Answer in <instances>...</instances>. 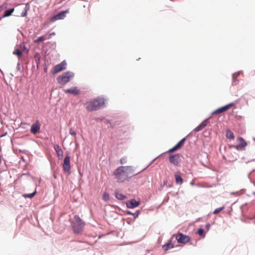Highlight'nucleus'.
I'll list each match as a JSON object with an SVG mask.
<instances>
[{
    "mask_svg": "<svg viewBox=\"0 0 255 255\" xmlns=\"http://www.w3.org/2000/svg\"><path fill=\"white\" fill-rule=\"evenodd\" d=\"M225 208V207L224 206H223L222 207H220V208H217L216 209H215L214 210V211L213 212V214H217L218 213H219L220 212H221V211H222L223 209H224Z\"/></svg>",
    "mask_w": 255,
    "mask_h": 255,
    "instance_id": "27",
    "label": "nucleus"
},
{
    "mask_svg": "<svg viewBox=\"0 0 255 255\" xmlns=\"http://www.w3.org/2000/svg\"><path fill=\"white\" fill-rule=\"evenodd\" d=\"M137 173H134V169L131 166H121L114 172V175L118 182H124Z\"/></svg>",
    "mask_w": 255,
    "mask_h": 255,
    "instance_id": "1",
    "label": "nucleus"
},
{
    "mask_svg": "<svg viewBox=\"0 0 255 255\" xmlns=\"http://www.w3.org/2000/svg\"><path fill=\"white\" fill-rule=\"evenodd\" d=\"M1 163V156H0V164Z\"/></svg>",
    "mask_w": 255,
    "mask_h": 255,
    "instance_id": "38",
    "label": "nucleus"
},
{
    "mask_svg": "<svg viewBox=\"0 0 255 255\" xmlns=\"http://www.w3.org/2000/svg\"><path fill=\"white\" fill-rule=\"evenodd\" d=\"M14 9L11 8L10 9L7 10L4 12V13L3 15V17H7L11 15L12 12L14 11Z\"/></svg>",
    "mask_w": 255,
    "mask_h": 255,
    "instance_id": "23",
    "label": "nucleus"
},
{
    "mask_svg": "<svg viewBox=\"0 0 255 255\" xmlns=\"http://www.w3.org/2000/svg\"><path fill=\"white\" fill-rule=\"evenodd\" d=\"M226 137L231 140L235 138L233 132L229 129L226 130Z\"/></svg>",
    "mask_w": 255,
    "mask_h": 255,
    "instance_id": "22",
    "label": "nucleus"
},
{
    "mask_svg": "<svg viewBox=\"0 0 255 255\" xmlns=\"http://www.w3.org/2000/svg\"><path fill=\"white\" fill-rule=\"evenodd\" d=\"M70 159V156L68 154H67L64 159L63 163L62 165L64 172H68L69 173H70L71 169Z\"/></svg>",
    "mask_w": 255,
    "mask_h": 255,
    "instance_id": "8",
    "label": "nucleus"
},
{
    "mask_svg": "<svg viewBox=\"0 0 255 255\" xmlns=\"http://www.w3.org/2000/svg\"><path fill=\"white\" fill-rule=\"evenodd\" d=\"M115 196L118 199L120 200H123L127 198V197L125 195L119 192L118 191L115 192Z\"/></svg>",
    "mask_w": 255,
    "mask_h": 255,
    "instance_id": "20",
    "label": "nucleus"
},
{
    "mask_svg": "<svg viewBox=\"0 0 255 255\" xmlns=\"http://www.w3.org/2000/svg\"><path fill=\"white\" fill-rule=\"evenodd\" d=\"M173 239L172 237L168 241V242L163 246L162 248L164 251H167L169 249H172L174 248V245L172 244V239Z\"/></svg>",
    "mask_w": 255,
    "mask_h": 255,
    "instance_id": "18",
    "label": "nucleus"
},
{
    "mask_svg": "<svg viewBox=\"0 0 255 255\" xmlns=\"http://www.w3.org/2000/svg\"><path fill=\"white\" fill-rule=\"evenodd\" d=\"M105 104L103 98H97L91 100L86 104V108L88 111H93L99 110Z\"/></svg>",
    "mask_w": 255,
    "mask_h": 255,
    "instance_id": "2",
    "label": "nucleus"
},
{
    "mask_svg": "<svg viewBox=\"0 0 255 255\" xmlns=\"http://www.w3.org/2000/svg\"><path fill=\"white\" fill-rule=\"evenodd\" d=\"M74 74L71 72H66L57 77V81L59 84H65L73 77Z\"/></svg>",
    "mask_w": 255,
    "mask_h": 255,
    "instance_id": "4",
    "label": "nucleus"
},
{
    "mask_svg": "<svg viewBox=\"0 0 255 255\" xmlns=\"http://www.w3.org/2000/svg\"><path fill=\"white\" fill-rule=\"evenodd\" d=\"M54 148L57 154V156L59 159H62L63 157V152L59 145H55Z\"/></svg>",
    "mask_w": 255,
    "mask_h": 255,
    "instance_id": "17",
    "label": "nucleus"
},
{
    "mask_svg": "<svg viewBox=\"0 0 255 255\" xmlns=\"http://www.w3.org/2000/svg\"><path fill=\"white\" fill-rule=\"evenodd\" d=\"M88 13H90V8H88Z\"/></svg>",
    "mask_w": 255,
    "mask_h": 255,
    "instance_id": "40",
    "label": "nucleus"
},
{
    "mask_svg": "<svg viewBox=\"0 0 255 255\" xmlns=\"http://www.w3.org/2000/svg\"><path fill=\"white\" fill-rule=\"evenodd\" d=\"M234 106V104L232 103H230L224 107L220 108L212 113V115L219 114L228 111L230 108Z\"/></svg>",
    "mask_w": 255,
    "mask_h": 255,
    "instance_id": "9",
    "label": "nucleus"
},
{
    "mask_svg": "<svg viewBox=\"0 0 255 255\" xmlns=\"http://www.w3.org/2000/svg\"><path fill=\"white\" fill-rule=\"evenodd\" d=\"M70 132V134L72 135H74V136L76 135V132L74 130H73L72 128H71L70 129V132Z\"/></svg>",
    "mask_w": 255,
    "mask_h": 255,
    "instance_id": "32",
    "label": "nucleus"
},
{
    "mask_svg": "<svg viewBox=\"0 0 255 255\" xmlns=\"http://www.w3.org/2000/svg\"><path fill=\"white\" fill-rule=\"evenodd\" d=\"M197 234H198L200 236H204V230L202 228L199 229L197 231Z\"/></svg>",
    "mask_w": 255,
    "mask_h": 255,
    "instance_id": "30",
    "label": "nucleus"
},
{
    "mask_svg": "<svg viewBox=\"0 0 255 255\" xmlns=\"http://www.w3.org/2000/svg\"><path fill=\"white\" fill-rule=\"evenodd\" d=\"M13 54L17 55L19 58L22 54L21 51L18 49H16L13 52Z\"/></svg>",
    "mask_w": 255,
    "mask_h": 255,
    "instance_id": "24",
    "label": "nucleus"
},
{
    "mask_svg": "<svg viewBox=\"0 0 255 255\" xmlns=\"http://www.w3.org/2000/svg\"><path fill=\"white\" fill-rule=\"evenodd\" d=\"M238 140L240 143L236 145L235 147L238 150H243L247 145V142L245 140L241 137L238 138Z\"/></svg>",
    "mask_w": 255,
    "mask_h": 255,
    "instance_id": "13",
    "label": "nucleus"
},
{
    "mask_svg": "<svg viewBox=\"0 0 255 255\" xmlns=\"http://www.w3.org/2000/svg\"><path fill=\"white\" fill-rule=\"evenodd\" d=\"M140 202L139 201H136L135 199H133L127 203V207L128 208H133L138 206Z\"/></svg>",
    "mask_w": 255,
    "mask_h": 255,
    "instance_id": "15",
    "label": "nucleus"
},
{
    "mask_svg": "<svg viewBox=\"0 0 255 255\" xmlns=\"http://www.w3.org/2000/svg\"><path fill=\"white\" fill-rule=\"evenodd\" d=\"M175 237L178 243L185 244L190 241V237L188 236L184 235L181 233H178L172 236V238Z\"/></svg>",
    "mask_w": 255,
    "mask_h": 255,
    "instance_id": "5",
    "label": "nucleus"
},
{
    "mask_svg": "<svg viewBox=\"0 0 255 255\" xmlns=\"http://www.w3.org/2000/svg\"><path fill=\"white\" fill-rule=\"evenodd\" d=\"M44 71H45V72H47V68H45L44 69Z\"/></svg>",
    "mask_w": 255,
    "mask_h": 255,
    "instance_id": "37",
    "label": "nucleus"
},
{
    "mask_svg": "<svg viewBox=\"0 0 255 255\" xmlns=\"http://www.w3.org/2000/svg\"><path fill=\"white\" fill-rule=\"evenodd\" d=\"M55 35V33L54 32H53L50 33L49 34H46V36H48V39L51 38L52 36Z\"/></svg>",
    "mask_w": 255,
    "mask_h": 255,
    "instance_id": "31",
    "label": "nucleus"
},
{
    "mask_svg": "<svg viewBox=\"0 0 255 255\" xmlns=\"http://www.w3.org/2000/svg\"><path fill=\"white\" fill-rule=\"evenodd\" d=\"M185 140V137L182 139L176 145H175L174 147L169 149L168 152L172 153L177 150L178 149H180L184 145Z\"/></svg>",
    "mask_w": 255,
    "mask_h": 255,
    "instance_id": "10",
    "label": "nucleus"
},
{
    "mask_svg": "<svg viewBox=\"0 0 255 255\" xmlns=\"http://www.w3.org/2000/svg\"><path fill=\"white\" fill-rule=\"evenodd\" d=\"M48 39V36H46V34H45L43 36H41L39 37L37 39L34 40V42L38 43L40 42H42L44 41V40Z\"/></svg>",
    "mask_w": 255,
    "mask_h": 255,
    "instance_id": "21",
    "label": "nucleus"
},
{
    "mask_svg": "<svg viewBox=\"0 0 255 255\" xmlns=\"http://www.w3.org/2000/svg\"><path fill=\"white\" fill-rule=\"evenodd\" d=\"M85 225V223L78 215H75L74 217V221L72 223V226L75 234L81 233L83 231Z\"/></svg>",
    "mask_w": 255,
    "mask_h": 255,
    "instance_id": "3",
    "label": "nucleus"
},
{
    "mask_svg": "<svg viewBox=\"0 0 255 255\" xmlns=\"http://www.w3.org/2000/svg\"><path fill=\"white\" fill-rule=\"evenodd\" d=\"M35 193H36V191L34 192L33 193H30V194H23V196L24 198H31L35 195Z\"/></svg>",
    "mask_w": 255,
    "mask_h": 255,
    "instance_id": "25",
    "label": "nucleus"
},
{
    "mask_svg": "<svg viewBox=\"0 0 255 255\" xmlns=\"http://www.w3.org/2000/svg\"><path fill=\"white\" fill-rule=\"evenodd\" d=\"M65 93L71 94L74 95H78L80 94V91L76 87H73L70 89L64 90Z\"/></svg>",
    "mask_w": 255,
    "mask_h": 255,
    "instance_id": "14",
    "label": "nucleus"
},
{
    "mask_svg": "<svg viewBox=\"0 0 255 255\" xmlns=\"http://www.w3.org/2000/svg\"><path fill=\"white\" fill-rule=\"evenodd\" d=\"M209 123V121L206 119L203 121L198 127L194 128V130L195 132H198L203 129Z\"/></svg>",
    "mask_w": 255,
    "mask_h": 255,
    "instance_id": "16",
    "label": "nucleus"
},
{
    "mask_svg": "<svg viewBox=\"0 0 255 255\" xmlns=\"http://www.w3.org/2000/svg\"><path fill=\"white\" fill-rule=\"evenodd\" d=\"M29 9V6L28 5V3H26V6H25V10H26V11H27Z\"/></svg>",
    "mask_w": 255,
    "mask_h": 255,
    "instance_id": "35",
    "label": "nucleus"
},
{
    "mask_svg": "<svg viewBox=\"0 0 255 255\" xmlns=\"http://www.w3.org/2000/svg\"><path fill=\"white\" fill-rule=\"evenodd\" d=\"M40 124L38 121H36L35 123L32 125L30 128V132L33 134H36L39 132L40 128Z\"/></svg>",
    "mask_w": 255,
    "mask_h": 255,
    "instance_id": "12",
    "label": "nucleus"
},
{
    "mask_svg": "<svg viewBox=\"0 0 255 255\" xmlns=\"http://www.w3.org/2000/svg\"><path fill=\"white\" fill-rule=\"evenodd\" d=\"M7 7V3L4 2L2 4L0 5V12L4 9L6 8Z\"/></svg>",
    "mask_w": 255,
    "mask_h": 255,
    "instance_id": "28",
    "label": "nucleus"
},
{
    "mask_svg": "<svg viewBox=\"0 0 255 255\" xmlns=\"http://www.w3.org/2000/svg\"><path fill=\"white\" fill-rule=\"evenodd\" d=\"M68 12V10L61 11L51 18V22H54L57 20L62 19L65 16V14Z\"/></svg>",
    "mask_w": 255,
    "mask_h": 255,
    "instance_id": "11",
    "label": "nucleus"
},
{
    "mask_svg": "<svg viewBox=\"0 0 255 255\" xmlns=\"http://www.w3.org/2000/svg\"><path fill=\"white\" fill-rule=\"evenodd\" d=\"M127 161H128V159L126 156L123 157L120 159V163L121 164H126V163H127Z\"/></svg>",
    "mask_w": 255,
    "mask_h": 255,
    "instance_id": "26",
    "label": "nucleus"
},
{
    "mask_svg": "<svg viewBox=\"0 0 255 255\" xmlns=\"http://www.w3.org/2000/svg\"><path fill=\"white\" fill-rule=\"evenodd\" d=\"M182 156L181 154H171L169 157V162L176 166H179L182 160Z\"/></svg>",
    "mask_w": 255,
    "mask_h": 255,
    "instance_id": "6",
    "label": "nucleus"
},
{
    "mask_svg": "<svg viewBox=\"0 0 255 255\" xmlns=\"http://www.w3.org/2000/svg\"><path fill=\"white\" fill-rule=\"evenodd\" d=\"M174 177L175 178L176 183L177 184H179V185L182 184V183L183 182V180L182 178V177H181L179 173L176 172L174 174Z\"/></svg>",
    "mask_w": 255,
    "mask_h": 255,
    "instance_id": "19",
    "label": "nucleus"
},
{
    "mask_svg": "<svg viewBox=\"0 0 255 255\" xmlns=\"http://www.w3.org/2000/svg\"><path fill=\"white\" fill-rule=\"evenodd\" d=\"M139 213V211H136L134 214H133L132 215L135 217H136L138 216V214Z\"/></svg>",
    "mask_w": 255,
    "mask_h": 255,
    "instance_id": "34",
    "label": "nucleus"
},
{
    "mask_svg": "<svg viewBox=\"0 0 255 255\" xmlns=\"http://www.w3.org/2000/svg\"><path fill=\"white\" fill-rule=\"evenodd\" d=\"M127 214H128V215H132L133 214L131 212H130V211H128L127 212Z\"/></svg>",
    "mask_w": 255,
    "mask_h": 255,
    "instance_id": "36",
    "label": "nucleus"
},
{
    "mask_svg": "<svg viewBox=\"0 0 255 255\" xmlns=\"http://www.w3.org/2000/svg\"><path fill=\"white\" fill-rule=\"evenodd\" d=\"M235 75H236V74H234L233 75V78H235Z\"/></svg>",
    "mask_w": 255,
    "mask_h": 255,
    "instance_id": "39",
    "label": "nucleus"
},
{
    "mask_svg": "<svg viewBox=\"0 0 255 255\" xmlns=\"http://www.w3.org/2000/svg\"><path fill=\"white\" fill-rule=\"evenodd\" d=\"M67 63L63 61L60 64L56 65L54 67V70L52 71V74L54 75L57 73L65 70L66 68Z\"/></svg>",
    "mask_w": 255,
    "mask_h": 255,
    "instance_id": "7",
    "label": "nucleus"
},
{
    "mask_svg": "<svg viewBox=\"0 0 255 255\" xmlns=\"http://www.w3.org/2000/svg\"><path fill=\"white\" fill-rule=\"evenodd\" d=\"M103 199L105 201H108L109 199V194L107 192L104 193L103 196Z\"/></svg>",
    "mask_w": 255,
    "mask_h": 255,
    "instance_id": "29",
    "label": "nucleus"
},
{
    "mask_svg": "<svg viewBox=\"0 0 255 255\" xmlns=\"http://www.w3.org/2000/svg\"><path fill=\"white\" fill-rule=\"evenodd\" d=\"M27 11H26V10L24 9V11H23L21 13V16L23 17L26 16L27 15Z\"/></svg>",
    "mask_w": 255,
    "mask_h": 255,
    "instance_id": "33",
    "label": "nucleus"
}]
</instances>
